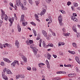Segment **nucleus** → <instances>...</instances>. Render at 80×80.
<instances>
[{
	"mask_svg": "<svg viewBox=\"0 0 80 80\" xmlns=\"http://www.w3.org/2000/svg\"><path fill=\"white\" fill-rule=\"evenodd\" d=\"M3 72H7V68H5V69H4Z\"/></svg>",
	"mask_w": 80,
	"mask_h": 80,
	"instance_id": "obj_62",
	"label": "nucleus"
},
{
	"mask_svg": "<svg viewBox=\"0 0 80 80\" xmlns=\"http://www.w3.org/2000/svg\"><path fill=\"white\" fill-rule=\"evenodd\" d=\"M51 0H46V2H47L48 3H49L51 2Z\"/></svg>",
	"mask_w": 80,
	"mask_h": 80,
	"instance_id": "obj_45",
	"label": "nucleus"
},
{
	"mask_svg": "<svg viewBox=\"0 0 80 80\" xmlns=\"http://www.w3.org/2000/svg\"><path fill=\"white\" fill-rule=\"evenodd\" d=\"M57 74H61V73L63 74H66L67 72H65L63 71H59L58 72H56Z\"/></svg>",
	"mask_w": 80,
	"mask_h": 80,
	"instance_id": "obj_11",
	"label": "nucleus"
},
{
	"mask_svg": "<svg viewBox=\"0 0 80 80\" xmlns=\"http://www.w3.org/2000/svg\"><path fill=\"white\" fill-rule=\"evenodd\" d=\"M77 26L76 25H74L72 27V30L75 33H77V29L76 27Z\"/></svg>",
	"mask_w": 80,
	"mask_h": 80,
	"instance_id": "obj_6",
	"label": "nucleus"
},
{
	"mask_svg": "<svg viewBox=\"0 0 80 80\" xmlns=\"http://www.w3.org/2000/svg\"><path fill=\"white\" fill-rule=\"evenodd\" d=\"M27 69L28 70H31V68L30 67H27Z\"/></svg>",
	"mask_w": 80,
	"mask_h": 80,
	"instance_id": "obj_47",
	"label": "nucleus"
},
{
	"mask_svg": "<svg viewBox=\"0 0 80 80\" xmlns=\"http://www.w3.org/2000/svg\"><path fill=\"white\" fill-rule=\"evenodd\" d=\"M33 41L32 40H29V43H33Z\"/></svg>",
	"mask_w": 80,
	"mask_h": 80,
	"instance_id": "obj_52",
	"label": "nucleus"
},
{
	"mask_svg": "<svg viewBox=\"0 0 80 80\" xmlns=\"http://www.w3.org/2000/svg\"><path fill=\"white\" fill-rule=\"evenodd\" d=\"M28 0L29 3H30L31 5H32V4H33V1H32V0Z\"/></svg>",
	"mask_w": 80,
	"mask_h": 80,
	"instance_id": "obj_32",
	"label": "nucleus"
},
{
	"mask_svg": "<svg viewBox=\"0 0 80 80\" xmlns=\"http://www.w3.org/2000/svg\"><path fill=\"white\" fill-rule=\"evenodd\" d=\"M5 72H4V71H3V72H2V76L3 75H5Z\"/></svg>",
	"mask_w": 80,
	"mask_h": 80,
	"instance_id": "obj_56",
	"label": "nucleus"
},
{
	"mask_svg": "<svg viewBox=\"0 0 80 80\" xmlns=\"http://www.w3.org/2000/svg\"><path fill=\"white\" fill-rule=\"evenodd\" d=\"M10 5L11 7H14L13 6V3H11V2L10 3Z\"/></svg>",
	"mask_w": 80,
	"mask_h": 80,
	"instance_id": "obj_48",
	"label": "nucleus"
},
{
	"mask_svg": "<svg viewBox=\"0 0 80 80\" xmlns=\"http://www.w3.org/2000/svg\"><path fill=\"white\" fill-rule=\"evenodd\" d=\"M5 45H6L7 47H8V48H12V45L10 44H8L7 43L5 44Z\"/></svg>",
	"mask_w": 80,
	"mask_h": 80,
	"instance_id": "obj_16",
	"label": "nucleus"
},
{
	"mask_svg": "<svg viewBox=\"0 0 80 80\" xmlns=\"http://www.w3.org/2000/svg\"><path fill=\"white\" fill-rule=\"evenodd\" d=\"M14 17H12V22H13V21H14Z\"/></svg>",
	"mask_w": 80,
	"mask_h": 80,
	"instance_id": "obj_60",
	"label": "nucleus"
},
{
	"mask_svg": "<svg viewBox=\"0 0 80 80\" xmlns=\"http://www.w3.org/2000/svg\"><path fill=\"white\" fill-rule=\"evenodd\" d=\"M59 53L60 55H62V56L63 55V52H62L61 51H60V52L59 51Z\"/></svg>",
	"mask_w": 80,
	"mask_h": 80,
	"instance_id": "obj_40",
	"label": "nucleus"
},
{
	"mask_svg": "<svg viewBox=\"0 0 80 80\" xmlns=\"http://www.w3.org/2000/svg\"><path fill=\"white\" fill-rule=\"evenodd\" d=\"M39 47H42V45H41V44H42V41H41V40H40L39 42Z\"/></svg>",
	"mask_w": 80,
	"mask_h": 80,
	"instance_id": "obj_33",
	"label": "nucleus"
},
{
	"mask_svg": "<svg viewBox=\"0 0 80 80\" xmlns=\"http://www.w3.org/2000/svg\"><path fill=\"white\" fill-rule=\"evenodd\" d=\"M40 64H38V65L39 67H40V68H43V67H42V66L40 65Z\"/></svg>",
	"mask_w": 80,
	"mask_h": 80,
	"instance_id": "obj_53",
	"label": "nucleus"
},
{
	"mask_svg": "<svg viewBox=\"0 0 80 80\" xmlns=\"http://www.w3.org/2000/svg\"><path fill=\"white\" fill-rule=\"evenodd\" d=\"M38 38L36 39L37 40H39V38H40V34H38Z\"/></svg>",
	"mask_w": 80,
	"mask_h": 80,
	"instance_id": "obj_43",
	"label": "nucleus"
},
{
	"mask_svg": "<svg viewBox=\"0 0 80 80\" xmlns=\"http://www.w3.org/2000/svg\"><path fill=\"white\" fill-rule=\"evenodd\" d=\"M59 24L60 25L61 27L63 25V24L62 23V21H59Z\"/></svg>",
	"mask_w": 80,
	"mask_h": 80,
	"instance_id": "obj_29",
	"label": "nucleus"
},
{
	"mask_svg": "<svg viewBox=\"0 0 80 80\" xmlns=\"http://www.w3.org/2000/svg\"><path fill=\"white\" fill-rule=\"evenodd\" d=\"M5 65V64L4 63V62H2L1 63V65H2V66H3Z\"/></svg>",
	"mask_w": 80,
	"mask_h": 80,
	"instance_id": "obj_49",
	"label": "nucleus"
},
{
	"mask_svg": "<svg viewBox=\"0 0 80 80\" xmlns=\"http://www.w3.org/2000/svg\"><path fill=\"white\" fill-rule=\"evenodd\" d=\"M75 60H76V62H78V63H79V64H80V60L79 59V58H78V57H76Z\"/></svg>",
	"mask_w": 80,
	"mask_h": 80,
	"instance_id": "obj_15",
	"label": "nucleus"
},
{
	"mask_svg": "<svg viewBox=\"0 0 80 80\" xmlns=\"http://www.w3.org/2000/svg\"><path fill=\"white\" fill-rule=\"evenodd\" d=\"M42 43L43 47L45 48V47H46V44H45V42L44 41H43Z\"/></svg>",
	"mask_w": 80,
	"mask_h": 80,
	"instance_id": "obj_26",
	"label": "nucleus"
},
{
	"mask_svg": "<svg viewBox=\"0 0 80 80\" xmlns=\"http://www.w3.org/2000/svg\"><path fill=\"white\" fill-rule=\"evenodd\" d=\"M52 34H48V36L49 37H52Z\"/></svg>",
	"mask_w": 80,
	"mask_h": 80,
	"instance_id": "obj_61",
	"label": "nucleus"
},
{
	"mask_svg": "<svg viewBox=\"0 0 80 80\" xmlns=\"http://www.w3.org/2000/svg\"><path fill=\"white\" fill-rule=\"evenodd\" d=\"M7 73L8 74H12V72H11V71H10V70H9L7 71Z\"/></svg>",
	"mask_w": 80,
	"mask_h": 80,
	"instance_id": "obj_27",
	"label": "nucleus"
},
{
	"mask_svg": "<svg viewBox=\"0 0 80 80\" xmlns=\"http://www.w3.org/2000/svg\"><path fill=\"white\" fill-rule=\"evenodd\" d=\"M71 5V2L69 1L67 2V5L68 6H69V5Z\"/></svg>",
	"mask_w": 80,
	"mask_h": 80,
	"instance_id": "obj_44",
	"label": "nucleus"
},
{
	"mask_svg": "<svg viewBox=\"0 0 80 80\" xmlns=\"http://www.w3.org/2000/svg\"><path fill=\"white\" fill-rule=\"evenodd\" d=\"M19 56H22V58L23 59V61L24 62H27V58H26V57L24 56L23 55H22V54L20 53L19 54Z\"/></svg>",
	"mask_w": 80,
	"mask_h": 80,
	"instance_id": "obj_2",
	"label": "nucleus"
},
{
	"mask_svg": "<svg viewBox=\"0 0 80 80\" xmlns=\"http://www.w3.org/2000/svg\"><path fill=\"white\" fill-rule=\"evenodd\" d=\"M32 69L33 71H37V69H36V68H33Z\"/></svg>",
	"mask_w": 80,
	"mask_h": 80,
	"instance_id": "obj_58",
	"label": "nucleus"
},
{
	"mask_svg": "<svg viewBox=\"0 0 80 80\" xmlns=\"http://www.w3.org/2000/svg\"><path fill=\"white\" fill-rule=\"evenodd\" d=\"M0 48H3V46L2 44L0 43Z\"/></svg>",
	"mask_w": 80,
	"mask_h": 80,
	"instance_id": "obj_55",
	"label": "nucleus"
},
{
	"mask_svg": "<svg viewBox=\"0 0 80 80\" xmlns=\"http://www.w3.org/2000/svg\"><path fill=\"white\" fill-rule=\"evenodd\" d=\"M47 46H48V47H53V44L52 43H50L48 44V45Z\"/></svg>",
	"mask_w": 80,
	"mask_h": 80,
	"instance_id": "obj_24",
	"label": "nucleus"
},
{
	"mask_svg": "<svg viewBox=\"0 0 80 80\" xmlns=\"http://www.w3.org/2000/svg\"><path fill=\"white\" fill-rule=\"evenodd\" d=\"M1 17L2 20H3L4 19V18L5 17V12L3 11V10H1Z\"/></svg>",
	"mask_w": 80,
	"mask_h": 80,
	"instance_id": "obj_4",
	"label": "nucleus"
},
{
	"mask_svg": "<svg viewBox=\"0 0 80 80\" xmlns=\"http://www.w3.org/2000/svg\"><path fill=\"white\" fill-rule=\"evenodd\" d=\"M53 57H54V58H57V55H55V54H53Z\"/></svg>",
	"mask_w": 80,
	"mask_h": 80,
	"instance_id": "obj_54",
	"label": "nucleus"
},
{
	"mask_svg": "<svg viewBox=\"0 0 80 80\" xmlns=\"http://www.w3.org/2000/svg\"><path fill=\"white\" fill-rule=\"evenodd\" d=\"M25 17V15H22L21 16V18L20 22H22V21L23 20V19H24V18Z\"/></svg>",
	"mask_w": 80,
	"mask_h": 80,
	"instance_id": "obj_19",
	"label": "nucleus"
},
{
	"mask_svg": "<svg viewBox=\"0 0 80 80\" xmlns=\"http://www.w3.org/2000/svg\"><path fill=\"white\" fill-rule=\"evenodd\" d=\"M9 21L11 23L9 24V26L11 27L12 25V24H13V22H12V19L10 18L9 19Z\"/></svg>",
	"mask_w": 80,
	"mask_h": 80,
	"instance_id": "obj_22",
	"label": "nucleus"
},
{
	"mask_svg": "<svg viewBox=\"0 0 80 80\" xmlns=\"http://www.w3.org/2000/svg\"><path fill=\"white\" fill-rule=\"evenodd\" d=\"M75 69L76 70L77 72H78V73L80 72V70H79V69H78V68H76Z\"/></svg>",
	"mask_w": 80,
	"mask_h": 80,
	"instance_id": "obj_35",
	"label": "nucleus"
},
{
	"mask_svg": "<svg viewBox=\"0 0 80 80\" xmlns=\"http://www.w3.org/2000/svg\"><path fill=\"white\" fill-rule=\"evenodd\" d=\"M71 20H73V21H74V22H78L77 18H76L75 17L73 16H71Z\"/></svg>",
	"mask_w": 80,
	"mask_h": 80,
	"instance_id": "obj_7",
	"label": "nucleus"
},
{
	"mask_svg": "<svg viewBox=\"0 0 80 80\" xmlns=\"http://www.w3.org/2000/svg\"><path fill=\"white\" fill-rule=\"evenodd\" d=\"M3 60L5 62H8V63H10L11 62V61H10L8 58H4L3 59Z\"/></svg>",
	"mask_w": 80,
	"mask_h": 80,
	"instance_id": "obj_14",
	"label": "nucleus"
},
{
	"mask_svg": "<svg viewBox=\"0 0 80 80\" xmlns=\"http://www.w3.org/2000/svg\"><path fill=\"white\" fill-rule=\"evenodd\" d=\"M34 16L35 17V18L36 19H38V18H39V17H38L37 14H35Z\"/></svg>",
	"mask_w": 80,
	"mask_h": 80,
	"instance_id": "obj_34",
	"label": "nucleus"
},
{
	"mask_svg": "<svg viewBox=\"0 0 80 80\" xmlns=\"http://www.w3.org/2000/svg\"><path fill=\"white\" fill-rule=\"evenodd\" d=\"M72 15L73 16V17H77V14L75 13H73L72 14Z\"/></svg>",
	"mask_w": 80,
	"mask_h": 80,
	"instance_id": "obj_46",
	"label": "nucleus"
},
{
	"mask_svg": "<svg viewBox=\"0 0 80 80\" xmlns=\"http://www.w3.org/2000/svg\"><path fill=\"white\" fill-rule=\"evenodd\" d=\"M73 5H74V7H78V3L76 2H74L73 3Z\"/></svg>",
	"mask_w": 80,
	"mask_h": 80,
	"instance_id": "obj_28",
	"label": "nucleus"
},
{
	"mask_svg": "<svg viewBox=\"0 0 80 80\" xmlns=\"http://www.w3.org/2000/svg\"><path fill=\"white\" fill-rule=\"evenodd\" d=\"M31 48H32V49L33 50L34 53L35 55H36L37 53V51H38V49H37V48H35L34 47H32V46H31Z\"/></svg>",
	"mask_w": 80,
	"mask_h": 80,
	"instance_id": "obj_3",
	"label": "nucleus"
},
{
	"mask_svg": "<svg viewBox=\"0 0 80 80\" xmlns=\"http://www.w3.org/2000/svg\"><path fill=\"white\" fill-rule=\"evenodd\" d=\"M70 35V33H64V36H69V35Z\"/></svg>",
	"mask_w": 80,
	"mask_h": 80,
	"instance_id": "obj_38",
	"label": "nucleus"
},
{
	"mask_svg": "<svg viewBox=\"0 0 80 80\" xmlns=\"http://www.w3.org/2000/svg\"><path fill=\"white\" fill-rule=\"evenodd\" d=\"M64 67H72V65L70 64L66 65L65 64H64Z\"/></svg>",
	"mask_w": 80,
	"mask_h": 80,
	"instance_id": "obj_25",
	"label": "nucleus"
},
{
	"mask_svg": "<svg viewBox=\"0 0 80 80\" xmlns=\"http://www.w3.org/2000/svg\"><path fill=\"white\" fill-rule=\"evenodd\" d=\"M26 43H27V44L28 45H29V41H28V40H27L26 41Z\"/></svg>",
	"mask_w": 80,
	"mask_h": 80,
	"instance_id": "obj_59",
	"label": "nucleus"
},
{
	"mask_svg": "<svg viewBox=\"0 0 80 80\" xmlns=\"http://www.w3.org/2000/svg\"><path fill=\"white\" fill-rule=\"evenodd\" d=\"M52 35H53V36H56V34H55V32H53L52 33Z\"/></svg>",
	"mask_w": 80,
	"mask_h": 80,
	"instance_id": "obj_63",
	"label": "nucleus"
},
{
	"mask_svg": "<svg viewBox=\"0 0 80 80\" xmlns=\"http://www.w3.org/2000/svg\"><path fill=\"white\" fill-rule=\"evenodd\" d=\"M71 53L73 54V55H74V54H75V52L74 51H71Z\"/></svg>",
	"mask_w": 80,
	"mask_h": 80,
	"instance_id": "obj_57",
	"label": "nucleus"
},
{
	"mask_svg": "<svg viewBox=\"0 0 80 80\" xmlns=\"http://www.w3.org/2000/svg\"><path fill=\"white\" fill-rule=\"evenodd\" d=\"M2 77L3 78V79H4V80H8V78H7V76H6L5 75H3V74L2 76Z\"/></svg>",
	"mask_w": 80,
	"mask_h": 80,
	"instance_id": "obj_18",
	"label": "nucleus"
},
{
	"mask_svg": "<svg viewBox=\"0 0 80 80\" xmlns=\"http://www.w3.org/2000/svg\"><path fill=\"white\" fill-rule=\"evenodd\" d=\"M35 3H36V5L37 6L38 5V4H39V1H36Z\"/></svg>",
	"mask_w": 80,
	"mask_h": 80,
	"instance_id": "obj_39",
	"label": "nucleus"
},
{
	"mask_svg": "<svg viewBox=\"0 0 80 80\" xmlns=\"http://www.w3.org/2000/svg\"><path fill=\"white\" fill-rule=\"evenodd\" d=\"M25 21L24 20V22H22V23L23 26H24V27H25Z\"/></svg>",
	"mask_w": 80,
	"mask_h": 80,
	"instance_id": "obj_37",
	"label": "nucleus"
},
{
	"mask_svg": "<svg viewBox=\"0 0 80 80\" xmlns=\"http://www.w3.org/2000/svg\"><path fill=\"white\" fill-rule=\"evenodd\" d=\"M48 18L49 19V22H48V24L51 23L52 22V17L51 16H49Z\"/></svg>",
	"mask_w": 80,
	"mask_h": 80,
	"instance_id": "obj_17",
	"label": "nucleus"
},
{
	"mask_svg": "<svg viewBox=\"0 0 80 80\" xmlns=\"http://www.w3.org/2000/svg\"><path fill=\"white\" fill-rule=\"evenodd\" d=\"M15 44L17 48H19V46L20 45V44H19V42H18V40H16Z\"/></svg>",
	"mask_w": 80,
	"mask_h": 80,
	"instance_id": "obj_9",
	"label": "nucleus"
},
{
	"mask_svg": "<svg viewBox=\"0 0 80 80\" xmlns=\"http://www.w3.org/2000/svg\"><path fill=\"white\" fill-rule=\"evenodd\" d=\"M17 27H18V32H21V27H20V25H18L17 26Z\"/></svg>",
	"mask_w": 80,
	"mask_h": 80,
	"instance_id": "obj_20",
	"label": "nucleus"
},
{
	"mask_svg": "<svg viewBox=\"0 0 80 80\" xmlns=\"http://www.w3.org/2000/svg\"><path fill=\"white\" fill-rule=\"evenodd\" d=\"M16 64L15 63V62H13L11 64V66L12 67V68H14V67H15Z\"/></svg>",
	"mask_w": 80,
	"mask_h": 80,
	"instance_id": "obj_23",
	"label": "nucleus"
},
{
	"mask_svg": "<svg viewBox=\"0 0 80 80\" xmlns=\"http://www.w3.org/2000/svg\"><path fill=\"white\" fill-rule=\"evenodd\" d=\"M47 67L48 68V69H50V65L49 64H47Z\"/></svg>",
	"mask_w": 80,
	"mask_h": 80,
	"instance_id": "obj_50",
	"label": "nucleus"
},
{
	"mask_svg": "<svg viewBox=\"0 0 80 80\" xmlns=\"http://www.w3.org/2000/svg\"><path fill=\"white\" fill-rule=\"evenodd\" d=\"M58 20L59 22H61L63 21V18H62V16L60 15L58 17Z\"/></svg>",
	"mask_w": 80,
	"mask_h": 80,
	"instance_id": "obj_10",
	"label": "nucleus"
},
{
	"mask_svg": "<svg viewBox=\"0 0 80 80\" xmlns=\"http://www.w3.org/2000/svg\"><path fill=\"white\" fill-rule=\"evenodd\" d=\"M51 57H52V56L49 53H48L47 54V58L48 60H50L51 59Z\"/></svg>",
	"mask_w": 80,
	"mask_h": 80,
	"instance_id": "obj_12",
	"label": "nucleus"
},
{
	"mask_svg": "<svg viewBox=\"0 0 80 80\" xmlns=\"http://www.w3.org/2000/svg\"><path fill=\"white\" fill-rule=\"evenodd\" d=\"M42 33L44 35V36L45 37H47V32H45L44 30H43L42 31Z\"/></svg>",
	"mask_w": 80,
	"mask_h": 80,
	"instance_id": "obj_13",
	"label": "nucleus"
},
{
	"mask_svg": "<svg viewBox=\"0 0 80 80\" xmlns=\"http://www.w3.org/2000/svg\"><path fill=\"white\" fill-rule=\"evenodd\" d=\"M14 62H15V63L16 64V63L18 65H19V63H18V61L17 60H14Z\"/></svg>",
	"mask_w": 80,
	"mask_h": 80,
	"instance_id": "obj_41",
	"label": "nucleus"
},
{
	"mask_svg": "<svg viewBox=\"0 0 80 80\" xmlns=\"http://www.w3.org/2000/svg\"><path fill=\"white\" fill-rule=\"evenodd\" d=\"M72 45L74 47H77V44L75 43H72Z\"/></svg>",
	"mask_w": 80,
	"mask_h": 80,
	"instance_id": "obj_30",
	"label": "nucleus"
},
{
	"mask_svg": "<svg viewBox=\"0 0 80 80\" xmlns=\"http://www.w3.org/2000/svg\"><path fill=\"white\" fill-rule=\"evenodd\" d=\"M33 30L34 32V35L35 37H36V36H37V32H36V31H35V30Z\"/></svg>",
	"mask_w": 80,
	"mask_h": 80,
	"instance_id": "obj_36",
	"label": "nucleus"
},
{
	"mask_svg": "<svg viewBox=\"0 0 80 80\" xmlns=\"http://www.w3.org/2000/svg\"><path fill=\"white\" fill-rule=\"evenodd\" d=\"M46 12V10L44 9H43L41 12L40 13V15L41 16L45 14V13Z\"/></svg>",
	"mask_w": 80,
	"mask_h": 80,
	"instance_id": "obj_8",
	"label": "nucleus"
},
{
	"mask_svg": "<svg viewBox=\"0 0 80 80\" xmlns=\"http://www.w3.org/2000/svg\"><path fill=\"white\" fill-rule=\"evenodd\" d=\"M5 16H6V17L4 18V20L6 21H7L8 20V16H7V14H5Z\"/></svg>",
	"mask_w": 80,
	"mask_h": 80,
	"instance_id": "obj_31",
	"label": "nucleus"
},
{
	"mask_svg": "<svg viewBox=\"0 0 80 80\" xmlns=\"http://www.w3.org/2000/svg\"><path fill=\"white\" fill-rule=\"evenodd\" d=\"M46 65H48L49 64V62L48 61V60H47L46 61Z\"/></svg>",
	"mask_w": 80,
	"mask_h": 80,
	"instance_id": "obj_51",
	"label": "nucleus"
},
{
	"mask_svg": "<svg viewBox=\"0 0 80 80\" xmlns=\"http://www.w3.org/2000/svg\"><path fill=\"white\" fill-rule=\"evenodd\" d=\"M61 45H65V43L64 42H61Z\"/></svg>",
	"mask_w": 80,
	"mask_h": 80,
	"instance_id": "obj_64",
	"label": "nucleus"
},
{
	"mask_svg": "<svg viewBox=\"0 0 80 80\" xmlns=\"http://www.w3.org/2000/svg\"><path fill=\"white\" fill-rule=\"evenodd\" d=\"M25 78V75H17L16 76V79H18L20 78Z\"/></svg>",
	"mask_w": 80,
	"mask_h": 80,
	"instance_id": "obj_5",
	"label": "nucleus"
},
{
	"mask_svg": "<svg viewBox=\"0 0 80 80\" xmlns=\"http://www.w3.org/2000/svg\"><path fill=\"white\" fill-rule=\"evenodd\" d=\"M16 0V5H17V6H21V7L22 8V10H25V8L22 5V3H21V2H20V0Z\"/></svg>",
	"mask_w": 80,
	"mask_h": 80,
	"instance_id": "obj_1",
	"label": "nucleus"
},
{
	"mask_svg": "<svg viewBox=\"0 0 80 80\" xmlns=\"http://www.w3.org/2000/svg\"><path fill=\"white\" fill-rule=\"evenodd\" d=\"M2 23H3V21L2 20H0V27L2 25Z\"/></svg>",
	"mask_w": 80,
	"mask_h": 80,
	"instance_id": "obj_42",
	"label": "nucleus"
},
{
	"mask_svg": "<svg viewBox=\"0 0 80 80\" xmlns=\"http://www.w3.org/2000/svg\"><path fill=\"white\" fill-rule=\"evenodd\" d=\"M68 77H75V76L74 73H71L68 74Z\"/></svg>",
	"mask_w": 80,
	"mask_h": 80,
	"instance_id": "obj_21",
	"label": "nucleus"
}]
</instances>
